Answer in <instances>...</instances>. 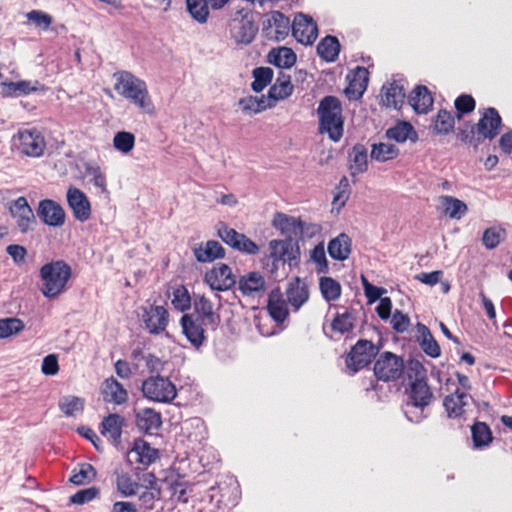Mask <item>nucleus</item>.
I'll use <instances>...</instances> for the list:
<instances>
[{"label": "nucleus", "mask_w": 512, "mask_h": 512, "mask_svg": "<svg viewBox=\"0 0 512 512\" xmlns=\"http://www.w3.org/2000/svg\"><path fill=\"white\" fill-rule=\"evenodd\" d=\"M502 118L494 107L483 109L481 117L470 129H460L457 137L466 144L477 148L485 140H493L500 132Z\"/></svg>", "instance_id": "1"}, {"label": "nucleus", "mask_w": 512, "mask_h": 512, "mask_svg": "<svg viewBox=\"0 0 512 512\" xmlns=\"http://www.w3.org/2000/svg\"><path fill=\"white\" fill-rule=\"evenodd\" d=\"M39 276L42 281L41 292L49 299L58 297L66 291L72 277V269L63 260L52 261L40 268Z\"/></svg>", "instance_id": "2"}, {"label": "nucleus", "mask_w": 512, "mask_h": 512, "mask_svg": "<svg viewBox=\"0 0 512 512\" xmlns=\"http://www.w3.org/2000/svg\"><path fill=\"white\" fill-rule=\"evenodd\" d=\"M320 133H327L329 138L338 142L343 136L344 119L342 105L335 96H325L317 108Z\"/></svg>", "instance_id": "3"}, {"label": "nucleus", "mask_w": 512, "mask_h": 512, "mask_svg": "<svg viewBox=\"0 0 512 512\" xmlns=\"http://www.w3.org/2000/svg\"><path fill=\"white\" fill-rule=\"evenodd\" d=\"M228 29L235 43L245 45L251 43L258 31L253 12L248 8L235 10L231 14Z\"/></svg>", "instance_id": "4"}, {"label": "nucleus", "mask_w": 512, "mask_h": 512, "mask_svg": "<svg viewBox=\"0 0 512 512\" xmlns=\"http://www.w3.org/2000/svg\"><path fill=\"white\" fill-rule=\"evenodd\" d=\"M141 328L150 335L164 333L169 324V312L164 305L147 304L136 310Z\"/></svg>", "instance_id": "5"}, {"label": "nucleus", "mask_w": 512, "mask_h": 512, "mask_svg": "<svg viewBox=\"0 0 512 512\" xmlns=\"http://www.w3.org/2000/svg\"><path fill=\"white\" fill-rule=\"evenodd\" d=\"M404 360L396 354L385 351L374 362V375L378 381L391 382L401 378L404 373Z\"/></svg>", "instance_id": "6"}, {"label": "nucleus", "mask_w": 512, "mask_h": 512, "mask_svg": "<svg viewBox=\"0 0 512 512\" xmlns=\"http://www.w3.org/2000/svg\"><path fill=\"white\" fill-rule=\"evenodd\" d=\"M142 392L148 399L170 403L177 396V389L174 383L167 377L151 376L142 383Z\"/></svg>", "instance_id": "7"}, {"label": "nucleus", "mask_w": 512, "mask_h": 512, "mask_svg": "<svg viewBox=\"0 0 512 512\" xmlns=\"http://www.w3.org/2000/svg\"><path fill=\"white\" fill-rule=\"evenodd\" d=\"M378 351V347L371 341L365 339L358 340L346 357L347 368L353 373L358 372L372 362L373 358L377 356Z\"/></svg>", "instance_id": "8"}, {"label": "nucleus", "mask_w": 512, "mask_h": 512, "mask_svg": "<svg viewBox=\"0 0 512 512\" xmlns=\"http://www.w3.org/2000/svg\"><path fill=\"white\" fill-rule=\"evenodd\" d=\"M410 370L415 371L416 376L410 389L411 405L423 409L431 403L433 394L426 380L420 377V374L424 372L422 365L419 362L413 363ZM407 406H410V403H407Z\"/></svg>", "instance_id": "9"}, {"label": "nucleus", "mask_w": 512, "mask_h": 512, "mask_svg": "<svg viewBox=\"0 0 512 512\" xmlns=\"http://www.w3.org/2000/svg\"><path fill=\"white\" fill-rule=\"evenodd\" d=\"M130 101L142 112L155 114V106L149 95L146 83L130 74Z\"/></svg>", "instance_id": "10"}, {"label": "nucleus", "mask_w": 512, "mask_h": 512, "mask_svg": "<svg viewBox=\"0 0 512 512\" xmlns=\"http://www.w3.org/2000/svg\"><path fill=\"white\" fill-rule=\"evenodd\" d=\"M219 237L232 248L251 255L259 252V246L245 234L237 232L228 226L218 229Z\"/></svg>", "instance_id": "11"}, {"label": "nucleus", "mask_w": 512, "mask_h": 512, "mask_svg": "<svg viewBox=\"0 0 512 512\" xmlns=\"http://www.w3.org/2000/svg\"><path fill=\"white\" fill-rule=\"evenodd\" d=\"M292 35L299 43L311 45L318 36L317 24L310 16L299 13L292 23Z\"/></svg>", "instance_id": "12"}, {"label": "nucleus", "mask_w": 512, "mask_h": 512, "mask_svg": "<svg viewBox=\"0 0 512 512\" xmlns=\"http://www.w3.org/2000/svg\"><path fill=\"white\" fill-rule=\"evenodd\" d=\"M180 324L183 334L193 347L199 348L203 345L206 340L203 326L207 325L206 322H202L194 314H184L180 319Z\"/></svg>", "instance_id": "13"}, {"label": "nucleus", "mask_w": 512, "mask_h": 512, "mask_svg": "<svg viewBox=\"0 0 512 512\" xmlns=\"http://www.w3.org/2000/svg\"><path fill=\"white\" fill-rule=\"evenodd\" d=\"M205 280L211 289L216 291H226L236 283L232 269L226 264L214 266L206 273Z\"/></svg>", "instance_id": "14"}, {"label": "nucleus", "mask_w": 512, "mask_h": 512, "mask_svg": "<svg viewBox=\"0 0 512 512\" xmlns=\"http://www.w3.org/2000/svg\"><path fill=\"white\" fill-rule=\"evenodd\" d=\"M19 149L29 157H40L44 153L46 142L37 130H24L18 133Z\"/></svg>", "instance_id": "15"}, {"label": "nucleus", "mask_w": 512, "mask_h": 512, "mask_svg": "<svg viewBox=\"0 0 512 512\" xmlns=\"http://www.w3.org/2000/svg\"><path fill=\"white\" fill-rule=\"evenodd\" d=\"M9 210L22 233L28 232V230L31 229V226L36 223L33 210L28 204L27 199L23 196L14 200L10 205Z\"/></svg>", "instance_id": "16"}, {"label": "nucleus", "mask_w": 512, "mask_h": 512, "mask_svg": "<svg viewBox=\"0 0 512 512\" xmlns=\"http://www.w3.org/2000/svg\"><path fill=\"white\" fill-rule=\"evenodd\" d=\"M67 203L73 212V216L80 222L87 221L91 216V205L83 191L76 187H70L67 191Z\"/></svg>", "instance_id": "17"}, {"label": "nucleus", "mask_w": 512, "mask_h": 512, "mask_svg": "<svg viewBox=\"0 0 512 512\" xmlns=\"http://www.w3.org/2000/svg\"><path fill=\"white\" fill-rule=\"evenodd\" d=\"M38 217L48 226H62L65 222V211L62 206L54 200L44 199L39 202Z\"/></svg>", "instance_id": "18"}, {"label": "nucleus", "mask_w": 512, "mask_h": 512, "mask_svg": "<svg viewBox=\"0 0 512 512\" xmlns=\"http://www.w3.org/2000/svg\"><path fill=\"white\" fill-rule=\"evenodd\" d=\"M266 23L264 30L267 36L274 38L276 41L284 40L289 31L292 30L290 19L280 11L271 12Z\"/></svg>", "instance_id": "19"}, {"label": "nucleus", "mask_w": 512, "mask_h": 512, "mask_svg": "<svg viewBox=\"0 0 512 512\" xmlns=\"http://www.w3.org/2000/svg\"><path fill=\"white\" fill-rule=\"evenodd\" d=\"M2 94L4 97L26 96L32 92H45L47 87L38 80H21L18 82H2Z\"/></svg>", "instance_id": "20"}, {"label": "nucleus", "mask_w": 512, "mask_h": 512, "mask_svg": "<svg viewBox=\"0 0 512 512\" xmlns=\"http://www.w3.org/2000/svg\"><path fill=\"white\" fill-rule=\"evenodd\" d=\"M135 423L139 431L153 435L162 425L161 414L152 408H143L135 412Z\"/></svg>", "instance_id": "21"}, {"label": "nucleus", "mask_w": 512, "mask_h": 512, "mask_svg": "<svg viewBox=\"0 0 512 512\" xmlns=\"http://www.w3.org/2000/svg\"><path fill=\"white\" fill-rule=\"evenodd\" d=\"M272 224L288 240H292L293 237L303 233L304 222L300 218H295L281 212L274 215Z\"/></svg>", "instance_id": "22"}, {"label": "nucleus", "mask_w": 512, "mask_h": 512, "mask_svg": "<svg viewBox=\"0 0 512 512\" xmlns=\"http://www.w3.org/2000/svg\"><path fill=\"white\" fill-rule=\"evenodd\" d=\"M194 315L199 317L202 322H206L212 329H216L220 322V317L214 312L212 302L204 295L194 294L193 300Z\"/></svg>", "instance_id": "23"}, {"label": "nucleus", "mask_w": 512, "mask_h": 512, "mask_svg": "<svg viewBox=\"0 0 512 512\" xmlns=\"http://www.w3.org/2000/svg\"><path fill=\"white\" fill-rule=\"evenodd\" d=\"M347 80L349 81L346 88L347 95L350 98H360L367 88L369 72L365 67L357 66L347 75Z\"/></svg>", "instance_id": "24"}, {"label": "nucleus", "mask_w": 512, "mask_h": 512, "mask_svg": "<svg viewBox=\"0 0 512 512\" xmlns=\"http://www.w3.org/2000/svg\"><path fill=\"white\" fill-rule=\"evenodd\" d=\"M124 424V418L118 414H109L104 417L100 424V433L107 437L111 444L118 446L121 443L122 426Z\"/></svg>", "instance_id": "25"}, {"label": "nucleus", "mask_w": 512, "mask_h": 512, "mask_svg": "<svg viewBox=\"0 0 512 512\" xmlns=\"http://www.w3.org/2000/svg\"><path fill=\"white\" fill-rule=\"evenodd\" d=\"M470 396L459 389L444 398L443 406L449 418H461L465 413V407L468 406Z\"/></svg>", "instance_id": "26"}, {"label": "nucleus", "mask_w": 512, "mask_h": 512, "mask_svg": "<svg viewBox=\"0 0 512 512\" xmlns=\"http://www.w3.org/2000/svg\"><path fill=\"white\" fill-rule=\"evenodd\" d=\"M286 296L288 303L295 311L306 303L309 299V289L307 284L299 277H295L289 282L286 289Z\"/></svg>", "instance_id": "27"}, {"label": "nucleus", "mask_w": 512, "mask_h": 512, "mask_svg": "<svg viewBox=\"0 0 512 512\" xmlns=\"http://www.w3.org/2000/svg\"><path fill=\"white\" fill-rule=\"evenodd\" d=\"M267 310L277 323H283L289 316L287 301L279 288L273 289L268 296Z\"/></svg>", "instance_id": "28"}, {"label": "nucleus", "mask_w": 512, "mask_h": 512, "mask_svg": "<svg viewBox=\"0 0 512 512\" xmlns=\"http://www.w3.org/2000/svg\"><path fill=\"white\" fill-rule=\"evenodd\" d=\"M103 400L107 403L122 404L126 401L127 391L113 377L107 378L101 386Z\"/></svg>", "instance_id": "29"}, {"label": "nucleus", "mask_w": 512, "mask_h": 512, "mask_svg": "<svg viewBox=\"0 0 512 512\" xmlns=\"http://www.w3.org/2000/svg\"><path fill=\"white\" fill-rule=\"evenodd\" d=\"M135 454V461L143 466H149L159 459V450L150 446L142 439H136L130 447V453Z\"/></svg>", "instance_id": "30"}, {"label": "nucleus", "mask_w": 512, "mask_h": 512, "mask_svg": "<svg viewBox=\"0 0 512 512\" xmlns=\"http://www.w3.org/2000/svg\"><path fill=\"white\" fill-rule=\"evenodd\" d=\"M194 256L198 262H212L225 256V249L215 240H209L205 244H200L194 248Z\"/></svg>", "instance_id": "31"}, {"label": "nucleus", "mask_w": 512, "mask_h": 512, "mask_svg": "<svg viewBox=\"0 0 512 512\" xmlns=\"http://www.w3.org/2000/svg\"><path fill=\"white\" fill-rule=\"evenodd\" d=\"M160 496L157 484L130 486V497H137L139 504L145 509H152L154 501Z\"/></svg>", "instance_id": "32"}, {"label": "nucleus", "mask_w": 512, "mask_h": 512, "mask_svg": "<svg viewBox=\"0 0 512 512\" xmlns=\"http://www.w3.org/2000/svg\"><path fill=\"white\" fill-rule=\"evenodd\" d=\"M433 97L426 86H416L410 96L409 104L417 113H427L433 105Z\"/></svg>", "instance_id": "33"}, {"label": "nucleus", "mask_w": 512, "mask_h": 512, "mask_svg": "<svg viewBox=\"0 0 512 512\" xmlns=\"http://www.w3.org/2000/svg\"><path fill=\"white\" fill-rule=\"evenodd\" d=\"M381 92L382 103L386 107L399 109L404 103V88L396 81L389 83L388 85H384Z\"/></svg>", "instance_id": "34"}, {"label": "nucleus", "mask_w": 512, "mask_h": 512, "mask_svg": "<svg viewBox=\"0 0 512 512\" xmlns=\"http://www.w3.org/2000/svg\"><path fill=\"white\" fill-rule=\"evenodd\" d=\"M293 89L294 87L291 83L290 75L280 72L275 83L268 91V98L272 101V104H274L278 100H283L289 97L292 94Z\"/></svg>", "instance_id": "35"}, {"label": "nucleus", "mask_w": 512, "mask_h": 512, "mask_svg": "<svg viewBox=\"0 0 512 512\" xmlns=\"http://www.w3.org/2000/svg\"><path fill=\"white\" fill-rule=\"evenodd\" d=\"M349 169L352 176L362 174L368 168V152L363 144H355L349 153Z\"/></svg>", "instance_id": "36"}, {"label": "nucleus", "mask_w": 512, "mask_h": 512, "mask_svg": "<svg viewBox=\"0 0 512 512\" xmlns=\"http://www.w3.org/2000/svg\"><path fill=\"white\" fill-rule=\"evenodd\" d=\"M328 253L335 260H346L351 253V238L347 234L341 233L331 239L328 243Z\"/></svg>", "instance_id": "37"}, {"label": "nucleus", "mask_w": 512, "mask_h": 512, "mask_svg": "<svg viewBox=\"0 0 512 512\" xmlns=\"http://www.w3.org/2000/svg\"><path fill=\"white\" fill-rule=\"evenodd\" d=\"M455 117L446 110L440 109L432 119L431 129L435 135H448L454 131Z\"/></svg>", "instance_id": "38"}, {"label": "nucleus", "mask_w": 512, "mask_h": 512, "mask_svg": "<svg viewBox=\"0 0 512 512\" xmlns=\"http://www.w3.org/2000/svg\"><path fill=\"white\" fill-rule=\"evenodd\" d=\"M386 136L396 142L403 143L406 140L417 141L418 135L411 123L401 121L386 131Z\"/></svg>", "instance_id": "39"}, {"label": "nucleus", "mask_w": 512, "mask_h": 512, "mask_svg": "<svg viewBox=\"0 0 512 512\" xmlns=\"http://www.w3.org/2000/svg\"><path fill=\"white\" fill-rule=\"evenodd\" d=\"M265 279L258 272H250L241 277L239 281V289L244 295H252L254 293L263 292L265 290Z\"/></svg>", "instance_id": "40"}, {"label": "nucleus", "mask_w": 512, "mask_h": 512, "mask_svg": "<svg viewBox=\"0 0 512 512\" xmlns=\"http://www.w3.org/2000/svg\"><path fill=\"white\" fill-rule=\"evenodd\" d=\"M439 199L443 208V213L452 219L459 220L468 211L467 205L453 196L443 195L440 196Z\"/></svg>", "instance_id": "41"}, {"label": "nucleus", "mask_w": 512, "mask_h": 512, "mask_svg": "<svg viewBox=\"0 0 512 512\" xmlns=\"http://www.w3.org/2000/svg\"><path fill=\"white\" fill-rule=\"evenodd\" d=\"M418 332L420 333V347L430 357L437 358L441 355V349L435 338L433 337L429 328L421 323L417 324Z\"/></svg>", "instance_id": "42"}, {"label": "nucleus", "mask_w": 512, "mask_h": 512, "mask_svg": "<svg viewBox=\"0 0 512 512\" xmlns=\"http://www.w3.org/2000/svg\"><path fill=\"white\" fill-rule=\"evenodd\" d=\"M340 43L335 36L324 37L317 46L318 55L327 62H333L338 58Z\"/></svg>", "instance_id": "43"}, {"label": "nucleus", "mask_w": 512, "mask_h": 512, "mask_svg": "<svg viewBox=\"0 0 512 512\" xmlns=\"http://www.w3.org/2000/svg\"><path fill=\"white\" fill-rule=\"evenodd\" d=\"M97 472L92 464L84 462L77 465L72 470L70 482L75 485H85L91 483L96 478Z\"/></svg>", "instance_id": "44"}, {"label": "nucleus", "mask_w": 512, "mask_h": 512, "mask_svg": "<svg viewBox=\"0 0 512 512\" xmlns=\"http://www.w3.org/2000/svg\"><path fill=\"white\" fill-rule=\"evenodd\" d=\"M269 62L279 68H290L296 62V54L292 49L287 47H280L273 49L269 55Z\"/></svg>", "instance_id": "45"}, {"label": "nucleus", "mask_w": 512, "mask_h": 512, "mask_svg": "<svg viewBox=\"0 0 512 512\" xmlns=\"http://www.w3.org/2000/svg\"><path fill=\"white\" fill-rule=\"evenodd\" d=\"M472 440L477 448L488 446L492 440V432L485 422H475L471 427Z\"/></svg>", "instance_id": "46"}, {"label": "nucleus", "mask_w": 512, "mask_h": 512, "mask_svg": "<svg viewBox=\"0 0 512 512\" xmlns=\"http://www.w3.org/2000/svg\"><path fill=\"white\" fill-rule=\"evenodd\" d=\"M399 149L394 144L378 143L373 144L371 149V159L378 162H386L397 158Z\"/></svg>", "instance_id": "47"}, {"label": "nucleus", "mask_w": 512, "mask_h": 512, "mask_svg": "<svg viewBox=\"0 0 512 512\" xmlns=\"http://www.w3.org/2000/svg\"><path fill=\"white\" fill-rule=\"evenodd\" d=\"M252 90L259 93L263 91L273 79V70L269 67H257L252 72Z\"/></svg>", "instance_id": "48"}, {"label": "nucleus", "mask_w": 512, "mask_h": 512, "mask_svg": "<svg viewBox=\"0 0 512 512\" xmlns=\"http://www.w3.org/2000/svg\"><path fill=\"white\" fill-rule=\"evenodd\" d=\"M319 286L322 296L327 302L335 301L341 295V285L332 277L320 278Z\"/></svg>", "instance_id": "49"}, {"label": "nucleus", "mask_w": 512, "mask_h": 512, "mask_svg": "<svg viewBox=\"0 0 512 512\" xmlns=\"http://www.w3.org/2000/svg\"><path fill=\"white\" fill-rule=\"evenodd\" d=\"M239 106L245 113H259L268 107H272L271 102L266 103L265 97L260 98L254 96L243 97L239 100Z\"/></svg>", "instance_id": "50"}, {"label": "nucleus", "mask_w": 512, "mask_h": 512, "mask_svg": "<svg viewBox=\"0 0 512 512\" xmlns=\"http://www.w3.org/2000/svg\"><path fill=\"white\" fill-rule=\"evenodd\" d=\"M187 10L191 17L200 23H205L209 16L207 0H186Z\"/></svg>", "instance_id": "51"}, {"label": "nucleus", "mask_w": 512, "mask_h": 512, "mask_svg": "<svg viewBox=\"0 0 512 512\" xmlns=\"http://www.w3.org/2000/svg\"><path fill=\"white\" fill-rule=\"evenodd\" d=\"M84 399L77 396H65L59 401L60 410L68 417L74 416L84 409Z\"/></svg>", "instance_id": "52"}, {"label": "nucleus", "mask_w": 512, "mask_h": 512, "mask_svg": "<svg viewBox=\"0 0 512 512\" xmlns=\"http://www.w3.org/2000/svg\"><path fill=\"white\" fill-rule=\"evenodd\" d=\"M25 328L24 322L19 318L0 319V339L18 334Z\"/></svg>", "instance_id": "53"}, {"label": "nucleus", "mask_w": 512, "mask_h": 512, "mask_svg": "<svg viewBox=\"0 0 512 512\" xmlns=\"http://www.w3.org/2000/svg\"><path fill=\"white\" fill-rule=\"evenodd\" d=\"M354 320L355 318L349 312L338 313L331 323L332 330L341 335L349 333L354 328Z\"/></svg>", "instance_id": "54"}, {"label": "nucleus", "mask_w": 512, "mask_h": 512, "mask_svg": "<svg viewBox=\"0 0 512 512\" xmlns=\"http://www.w3.org/2000/svg\"><path fill=\"white\" fill-rule=\"evenodd\" d=\"M454 106L456 109V118L460 120L464 115L475 110L476 101L469 94H461L455 99Z\"/></svg>", "instance_id": "55"}, {"label": "nucleus", "mask_w": 512, "mask_h": 512, "mask_svg": "<svg viewBox=\"0 0 512 512\" xmlns=\"http://www.w3.org/2000/svg\"><path fill=\"white\" fill-rule=\"evenodd\" d=\"M504 235L505 229L501 227L487 228L483 233L482 243L487 249H494L500 244Z\"/></svg>", "instance_id": "56"}, {"label": "nucleus", "mask_w": 512, "mask_h": 512, "mask_svg": "<svg viewBox=\"0 0 512 512\" xmlns=\"http://www.w3.org/2000/svg\"><path fill=\"white\" fill-rule=\"evenodd\" d=\"M349 182L346 176H343L337 186V193L333 197L332 205L338 211L343 208L349 198Z\"/></svg>", "instance_id": "57"}, {"label": "nucleus", "mask_w": 512, "mask_h": 512, "mask_svg": "<svg viewBox=\"0 0 512 512\" xmlns=\"http://www.w3.org/2000/svg\"><path fill=\"white\" fill-rule=\"evenodd\" d=\"M172 304L175 309L182 312L191 307V297L184 286H179L174 290Z\"/></svg>", "instance_id": "58"}, {"label": "nucleus", "mask_w": 512, "mask_h": 512, "mask_svg": "<svg viewBox=\"0 0 512 512\" xmlns=\"http://www.w3.org/2000/svg\"><path fill=\"white\" fill-rule=\"evenodd\" d=\"M26 17L44 31H47L53 23L52 16L41 10H31L26 14Z\"/></svg>", "instance_id": "59"}, {"label": "nucleus", "mask_w": 512, "mask_h": 512, "mask_svg": "<svg viewBox=\"0 0 512 512\" xmlns=\"http://www.w3.org/2000/svg\"><path fill=\"white\" fill-rule=\"evenodd\" d=\"M157 484L156 477L146 469L136 468L132 477H130V486L153 485Z\"/></svg>", "instance_id": "60"}, {"label": "nucleus", "mask_w": 512, "mask_h": 512, "mask_svg": "<svg viewBox=\"0 0 512 512\" xmlns=\"http://www.w3.org/2000/svg\"><path fill=\"white\" fill-rule=\"evenodd\" d=\"M311 260L317 265V272L323 273L328 269L325 248L323 243L316 245L311 251Z\"/></svg>", "instance_id": "61"}, {"label": "nucleus", "mask_w": 512, "mask_h": 512, "mask_svg": "<svg viewBox=\"0 0 512 512\" xmlns=\"http://www.w3.org/2000/svg\"><path fill=\"white\" fill-rule=\"evenodd\" d=\"M286 240H271L269 242V256L272 259L273 266L277 267L278 262H282L284 257Z\"/></svg>", "instance_id": "62"}, {"label": "nucleus", "mask_w": 512, "mask_h": 512, "mask_svg": "<svg viewBox=\"0 0 512 512\" xmlns=\"http://www.w3.org/2000/svg\"><path fill=\"white\" fill-rule=\"evenodd\" d=\"M99 495L97 487H90L76 492L70 497V501L74 504L82 505L95 499Z\"/></svg>", "instance_id": "63"}, {"label": "nucleus", "mask_w": 512, "mask_h": 512, "mask_svg": "<svg viewBox=\"0 0 512 512\" xmlns=\"http://www.w3.org/2000/svg\"><path fill=\"white\" fill-rule=\"evenodd\" d=\"M41 372L47 376H54L59 372L58 356L56 354H49L44 357Z\"/></svg>", "instance_id": "64"}]
</instances>
